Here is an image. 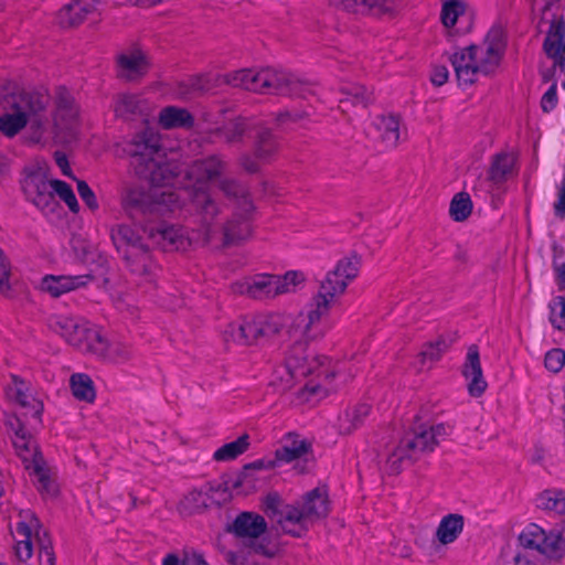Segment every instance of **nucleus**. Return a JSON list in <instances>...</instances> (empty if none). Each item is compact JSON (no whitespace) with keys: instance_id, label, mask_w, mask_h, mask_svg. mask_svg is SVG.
<instances>
[{"instance_id":"obj_64","label":"nucleus","mask_w":565,"mask_h":565,"mask_svg":"<svg viewBox=\"0 0 565 565\" xmlns=\"http://www.w3.org/2000/svg\"><path fill=\"white\" fill-rule=\"evenodd\" d=\"M286 374L284 373H278V367L274 371V374H273V380L270 381V385L275 388V391H277L278 393H284L288 390H290L291 387H285V382H286Z\"/></svg>"},{"instance_id":"obj_49","label":"nucleus","mask_w":565,"mask_h":565,"mask_svg":"<svg viewBox=\"0 0 565 565\" xmlns=\"http://www.w3.org/2000/svg\"><path fill=\"white\" fill-rule=\"evenodd\" d=\"M220 82L218 75L203 74L190 77L184 85L195 94H205L214 89Z\"/></svg>"},{"instance_id":"obj_43","label":"nucleus","mask_w":565,"mask_h":565,"mask_svg":"<svg viewBox=\"0 0 565 565\" xmlns=\"http://www.w3.org/2000/svg\"><path fill=\"white\" fill-rule=\"evenodd\" d=\"M28 124V114L25 103L22 100V106L18 111L4 114L0 117V131L12 138L20 132Z\"/></svg>"},{"instance_id":"obj_13","label":"nucleus","mask_w":565,"mask_h":565,"mask_svg":"<svg viewBox=\"0 0 565 565\" xmlns=\"http://www.w3.org/2000/svg\"><path fill=\"white\" fill-rule=\"evenodd\" d=\"M21 186L26 200L44 215L54 214L60 207V203L54 195L53 181H49L42 171L36 170L26 173Z\"/></svg>"},{"instance_id":"obj_23","label":"nucleus","mask_w":565,"mask_h":565,"mask_svg":"<svg viewBox=\"0 0 565 565\" xmlns=\"http://www.w3.org/2000/svg\"><path fill=\"white\" fill-rule=\"evenodd\" d=\"M260 330L257 317L253 316L246 317L241 321L230 323L226 327L224 334L226 340L249 345L263 340Z\"/></svg>"},{"instance_id":"obj_36","label":"nucleus","mask_w":565,"mask_h":565,"mask_svg":"<svg viewBox=\"0 0 565 565\" xmlns=\"http://www.w3.org/2000/svg\"><path fill=\"white\" fill-rule=\"evenodd\" d=\"M375 127L386 147L394 148L398 145L401 139V117L398 115L388 114L376 117Z\"/></svg>"},{"instance_id":"obj_16","label":"nucleus","mask_w":565,"mask_h":565,"mask_svg":"<svg viewBox=\"0 0 565 565\" xmlns=\"http://www.w3.org/2000/svg\"><path fill=\"white\" fill-rule=\"evenodd\" d=\"M28 114V139L33 143L44 140L47 130L46 106L47 97L39 94H25L23 96Z\"/></svg>"},{"instance_id":"obj_5","label":"nucleus","mask_w":565,"mask_h":565,"mask_svg":"<svg viewBox=\"0 0 565 565\" xmlns=\"http://www.w3.org/2000/svg\"><path fill=\"white\" fill-rule=\"evenodd\" d=\"M360 267L361 257L353 253L340 259L334 269L326 275L317 295L312 298V305L308 316V333H310L311 327L326 317L330 309L338 302L339 297L345 292L348 285L356 278ZM309 335L311 337V334Z\"/></svg>"},{"instance_id":"obj_51","label":"nucleus","mask_w":565,"mask_h":565,"mask_svg":"<svg viewBox=\"0 0 565 565\" xmlns=\"http://www.w3.org/2000/svg\"><path fill=\"white\" fill-rule=\"evenodd\" d=\"M550 322L557 330L565 328V297H553L548 303Z\"/></svg>"},{"instance_id":"obj_56","label":"nucleus","mask_w":565,"mask_h":565,"mask_svg":"<svg viewBox=\"0 0 565 565\" xmlns=\"http://www.w3.org/2000/svg\"><path fill=\"white\" fill-rule=\"evenodd\" d=\"M557 83L553 82L541 99V107L544 113H550L557 105Z\"/></svg>"},{"instance_id":"obj_19","label":"nucleus","mask_w":565,"mask_h":565,"mask_svg":"<svg viewBox=\"0 0 565 565\" xmlns=\"http://www.w3.org/2000/svg\"><path fill=\"white\" fill-rule=\"evenodd\" d=\"M12 379L14 386L10 390L11 396L23 409L19 417L23 423L32 419L35 424H40L43 413V403L30 393L28 384L24 381L20 380L18 376H13Z\"/></svg>"},{"instance_id":"obj_28","label":"nucleus","mask_w":565,"mask_h":565,"mask_svg":"<svg viewBox=\"0 0 565 565\" xmlns=\"http://www.w3.org/2000/svg\"><path fill=\"white\" fill-rule=\"evenodd\" d=\"M99 340L100 344L98 345V349L100 350L97 351L95 349V341H92L87 352L114 363H125L134 355L131 347L127 343L120 341H108L100 332Z\"/></svg>"},{"instance_id":"obj_48","label":"nucleus","mask_w":565,"mask_h":565,"mask_svg":"<svg viewBox=\"0 0 565 565\" xmlns=\"http://www.w3.org/2000/svg\"><path fill=\"white\" fill-rule=\"evenodd\" d=\"M472 211V202L468 193H457L449 206V213L454 221L462 222L468 218Z\"/></svg>"},{"instance_id":"obj_14","label":"nucleus","mask_w":565,"mask_h":565,"mask_svg":"<svg viewBox=\"0 0 565 565\" xmlns=\"http://www.w3.org/2000/svg\"><path fill=\"white\" fill-rule=\"evenodd\" d=\"M54 132L57 141L70 143L79 134L78 108L66 93H60L53 117Z\"/></svg>"},{"instance_id":"obj_52","label":"nucleus","mask_w":565,"mask_h":565,"mask_svg":"<svg viewBox=\"0 0 565 565\" xmlns=\"http://www.w3.org/2000/svg\"><path fill=\"white\" fill-rule=\"evenodd\" d=\"M53 186L55 189L54 195H58L60 199L66 203L68 209L76 213L79 206L71 185L61 180H53Z\"/></svg>"},{"instance_id":"obj_54","label":"nucleus","mask_w":565,"mask_h":565,"mask_svg":"<svg viewBox=\"0 0 565 565\" xmlns=\"http://www.w3.org/2000/svg\"><path fill=\"white\" fill-rule=\"evenodd\" d=\"M447 349L446 341L439 338L435 342L427 343L422 351V355L424 360L437 361Z\"/></svg>"},{"instance_id":"obj_7","label":"nucleus","mask_w":565,"mask_h":565,"mask_svg":"<svg viewBox=\"0 0 565 565\" xmlns=\"http://www.w3.org/2000/svg\"><path fill=\"white\" fill-rule=\"evenodd\" d=\"M303 280V274L296 270L287 271L282 276L258 274L233 282L231 290L236 295H246L253 299L262 300L292 292Z\"/></svg>"},{"instance_id":"obj_46","label":"nucleus","mask_w":565,"mask_h":565,"mask_svg":"<svg viewBox=\"0 0 565 565\" xmlns=\"http://www.w3.org/2000/svg\"><path fill=\"white\" fill-rule=\"evenodd\" d=\"M249 446L248 435H242L236 440L227 443L220 447L213 455L216 461H230L236 459L239 455L244 454Z\"/></svg>"},{"instance_id":"obj_29","label":"nucleus","mask_w":565,"mask_h":565,"mask_svg":"<svg viewBox=\"0 0 565 565\" xmlns=\"http://www.w3.org/2000/svg\"><path fill=\"white\" fill-rule=\"evenodd\" d=\"M311 450V444L296 433H288L276 449L275 458L278 462H291L306 456Z\"/></svg>"},{"instance_id":"obj_11","label":"nucleus","mask_w":565,"mask_h":565,"mask_svg":"<svg viewBox=\"0 0 565 565\" xmlns=\"http://www.w3.org/2000/svg\"><path fill=\"white\" fill-rule=\"evenodd\" d=\"M519 542L526 550L536 551L550 561L559 562L565 557V529H551L531 523L519 535Z\"/></svg>"},{"instance_id":"obj_22","label":"nucleus","mask_w":565,"mask_h":565,"mask_svg":"<svg viewBox=\"0 0 565 565\" xmlns=\"http://www.w3.org/2000/svg\"><path fill=\"white\" fill-rule=\"evenodd\" d=\"M252 214L236 210L231 220L223 226V245L230 246L247 239L252 235Z\"/></svg>"},{"instance_id":"obj_55","label":"nucleus","mask_w":565,"mask_h":565,"mask_svg":"<svg viewBox=\"0 0 565 565\" xmlns=\"http://www.w3.org/2000/svg\"><path fill=\"white\" fill-rule=\"evenodd\" d=\"M77 192L81 199L86 203V205L90 210H96L98 207V203L95 196V193L90 189V186L83 180L77 181Z\"/></svg>"},{"instance_id":"obj_31","label":"nucleus","mask_w":565,"mask_h":565,"mask_svg":"<svg viewBox=\"0 0 565 565\" xmlns=\"http://www.w3.org/2000/svg\"><path fill=\"white\" fill-rule=\"evenodd\" d=\"M218 188L227 199L237 203V210L246 213L254 211V204L250 199L249 191L246 185L238 180L224 178L220 180Z\"/></svg>"},{"instance_id":"obj_53","label":"nucleus","mask_w":565,"mask_h":565,"mask_svg":"<svg viewBox=\"0 0 565 565\" xmlns=\"http://www.w3.org/2000/svg\"><path fill=\"white\" fill-rule=\"evenodd\" d=\"M545 367L554 373L559 372L565 364V351L563 349H552L545 354Z\"/></svg>"},{"instance_id":"obj_33","label":"nucleus","mask_w":565,"mask_h":565,"mask_svg":"<svg viewBox=\"0 0 565 565\" xmlns=\"http://www.w3.org/2000/svg\"><path fill=\"white\" fill-rule=\"evenodd\" d=\"M465 518L459 513H449L441 518L435 536L441 545L454 543L462 533Z\"/></svg>"},{"instance_id":"obj_38","label":"nucleus","mask_w":565,"mask_h":565,"mask_svg":"<svg viewBox=\"0 0 565 565\" xmlns=\"http://www.w3.org/2000/svg\"><path fill=\"white\" fill-rule=\"evenodd\" d=\"M156 242L162 245L163 249L180 250L189 245L184 237L183 230L175 226H160L156 234H152Z\"/></svg>"},{"instance_id":"obj_42","label":"nucleus","mask_w":565,"mask_h":565,"mask_svg":"<svg viewBox=\"0 0 565 565\" xmlns=\"http://www.w3.org/2000/svg\"><path fill=\"white\" fill-rule=\"evenodd\" d=\"M341 93L344 95V97L340 99V107L343 110L349 104L365 108L373 102V92L367 90L366 87L359 84L345 85L341 87Z\"/></svg>"},{"instance_id":"obj_6","label":"nucleus","mask_w":565,"mask_h":565,"mask_svg":"<svg viewBox=\"0 0 565 565\" xmlns=\"http://www.w3.org/2000/svg\"><path fill=\"white\" fill-rule=\"evenodd\" d=\"M151 185L149 190L131 186L122 194V207L131 217L163 216L178 205L179 199L174 192L161 190L167 185Z\"/></svg>"},{"instance_id":"obj_1","label":"nucleus","mask_w":565,"mask_h":565,"mask_svg":"<svg viewBox=\"0 0 565 565\" xmlns=\"http://www.w3.org/2000/svg\"><path fill=\"white\" fill-rule=\"evenodd\" d=\"M264 512L285 533L294 537L305 536L310 526L328 516L330 503L327 490L315 488L301 500L285 504L276 492L264 499Z\"/></svg>"},{"instance_id":"obj_60","label":"nucleus","mask_w":565,"mask_h":565,"mask_svg":"<svg viewBox=\"0 0 565 565\" xmlns=\"http://www.w3.org/2000/svg\"><path fill=\"white\" fill-rule=\"evenodd\" d=\"M181 565H209L203 555L195 551H184Z\"/></svg>"},{"instance_id":"obj_15","label":"nucleus","mask_w":565,"mask_h":565,"mask_svg":"<svg viewBox=\"0 0 565 565\" xmlns=\"http://www.w3.org/2000/svg\"><path fill=\"white\" fill-rule=\"evenodd\" d=\"M326 361V356H316L310 353L305 354L302 347L299 344L292 348L285 363L278 366V373H284L287 376L284 384L285 387H292L296 379L313 374Z\"/></svg>"},{"instance_id":"obj_37","label":"nucleus","mask_w":565,"mask_h":565,"mask_svg":"<svg viewBox=\"0 0 565 565\" xmlns=\"http://www.w3.org/2000/svg\"><path fill=\"white\" fill-rule=\"evenodd\" d=\"M370 411L371 406L366 403L356 404L345 409L338 419L339 433L342 435L352 434L364 424Z\"/></svg>"},{"instance_id":"obj_39","label":"nucleus","mask_w":565,"mask_h":565,"mask_svg":"<svg viewBox=\"0 0 565 565\" xmlns=\"http://www.w3.org/2000/svg\"><path fill=\"white\" fill-rule=\"evenodd\" d=\"M254 128L255 126L252 124L250 120L239 117L228 121L227 124L218 128L216 134L226 143H241L243 142L246 134L252 131Z\"/></svg>"},{"instance_id":"obj_25","label":"nucleus","mask_w":565,"mask_h":565,"mask_svg":"<svg viewBox=\"0 0 565 565\" xmlns=\"http://www.w3.org/2000/svg\"><path fill=\"white\" fill-rule=\"evenodd\" d=\"M226 162L217 154L194 161L185 171L186 178L200 184L218 178L225 170Z\"/></svg>"},{"instance_id":"obj_47","label":"nucleus","mask_w":565,"mask_h":565,"mask_svg":"<svg viewBox=\"0 0 565 565\" xmlns=\"http://www.w3.org/2000/svg\"><path fill=\"white\" fill-rule=\"evenodd\" d=\"M206 493L192 490L180 502L179 510L183 515H193L203 512L207 508Z\"/></svg>"},{"instance_id":"obj_45","label":"nucleus","mask_w":565,"mask_h":565,"mask_svg":"<svg viewBox=\"0 0 565 565\" xmlns=\"http://www.w3.org/2000/svg\"><path fill=\"white\" fill-rule=\"evenodd\" d=\"M73 395L87 403L94 402L96 397L93 380L85 373H75L70 379Z\"/></svg>"},{"instance_id":"obj_58","label":"nucleus","mask_w":565,"mask_h":565,"mask_svg":"<svg viewBox=\"0 0 565 565\" xmlns=\"http://www.w3.org/2000/svg\"><path fill=\"white\" fill-rule=\"evenodd\" d=\"M259 162L262 161L254 153H243L238 158L239 166L248 173H257L260 169Z\"/></svg>"},{"instance_id":"obj_17","label":"nucleus","mask_w":565,"mask_h":565,"mask_svg":"<svg viewBox=\"0 0 565 565\" xmlns=\"http://www.w3.org/2000/svg\"><path fill=\"white\" fill-rule=\"evenodd\" d=\"M105 6L104 0H73L60 10L58 23L63 28L78 25L89 15L99 14Z\"/></svg>"},{"instance_id":"obj_62","label":"nucleus","mask_w":565,"mask_h":565,"mask_svg":"<svg viewBox=\"0 0 565 565\" xmlns=\"http://www.w3.org/2000/svg\"><path fill=\"white\" fill-rule=\"evenodd\" d=\"M554 213L557 217L565 216V178L562 180V186L558 192V200L554 203Z\"/></svg>"},{"instance_id":"obj_10","label":"nucleus","mask_w":565,"mask_h":565,"mask_svg":"<svg viewBox=\"0 0 565 565\" xmlns=\"http://www.w3.org/2000/svg\"><path fill=\"white\" fill-rule=\"evenodd\" d=\"M14 433L12 443L17 456L21 459L26 470H32L38 478L39 489L51 492L52 482L44 470V460L39 445L32 434L25 428V423L20 417L10 422Z\"/></svg>"},{"instance_id":"obj_35","label":"nucleus","mask_w":565,"mask_h":565,"mask_svg":"<svg viewBox=\"0 0 565 565\" xmlns=\"http://www.w3.org/2000/svg\"><path fill=\"white\" fill-rule=\"evenodd\" d=\"M159 124L164 129H190L194 125V117L185 108L167 106L159 114Z\"/></svg>"},{"instance_id":"obj_3","label":"nucleus","mask_w":565,"mask_h":565,"mask_svg":"<svg viewBox=\"0 0 565 565\" xmlns=\"http://www.w3.org/2000/svg\"><path fill=\"white\" fill-rule=\"evenodd\" d=\"M502 32L492 29L481 45H470L455 52L450 62L460 85H471L479 74L489 75L498 67L503 52Z\"/></svg>"},{"instance_id":"obj_30","label":"nucleus","mask_w":565,"mask_h":565,"mask_svg":"<svg viewBox=\"0 0 565 565\" xmlns=\"http://www.w3.org/2000/svg\"><path fill=\"white\" fill-rule=\"evenodd\" d=\"M266 531V520L254 512H242L233 522V532L238 537L258 540Z\"/></svg>"},{"instance_id":"obj_57","label":"nucleus","mask_w":565,"mask_h":565,"mask_svg":"<svg viewBox=\"0 0 565 565\" xmlns=\"http://www.w3.org/2000/svg\"><path fill=\"white\" fill-rule=\"evenodd\" d=\"M10 273L11 267L10 263L3 254V250L0 248V291L4 292L10 290Z\"/></svg>"},{"instance_id":"obj_63","label":"nucleus","mask_w":565,"mask_h":565,"mask_svg":"<svg viewBox=\"0 0 565 565\" xmlns=\"http://www.w3.org/2000/svg\"><path fill=\"white\" fill-rule=\"evenodd\" d=\"M501 565H536L532 559L521 552L515 553L510 559L503 558Z\"/></svg>"},{"instance_id":"obj_20","label":"nucleus","mask_w":565,"mask_h":565,"mask_svg":"<svg viewBox=\"0 0 565 565\" xmlns=\"http://www.w3.org/2000/svg\"><path fill=\"white\" fill-rule=\"evenodd\" d=\"M21 520L17 523L15 554L21 562H26L33 554L32 534L33 527L40 526V521L31 511H21Z\"/></svg>"},{"instance_id":"obj_9","label":"nucleus","mask_w":565,"mask_h":565,"mask_svg":"<svg viewBox=\"0 0 565 565\" xmlns=\"http://www.w3.org/2000/svg\"><path fill=\"white\" fill-rule=\"evenodd\" d=\"M110 237L117 253L132 274L149 275L153 263L148 245L137 230L119 224L111 228Z\"/></svg>"},{"instance_id":"obj_18","label":"nucleus","mask_w":565,"mask_h":565,"mask_svg":"<svg viewBox=\"0 0 565 565\" xmlns=\"http://www.w3.org/2000/svg\"><path fill=\"white\" fill-rule=\"evenodd\" d=\"M191 201L196 211L201 214L205 241L210 243L213 241L214 234L216 233L213 221L220 213V207L203 185L193 189Z\"/></svg>"},{"instance_id":"obj_4","label":"nucleus","mask_w":565,"mask_h":565,"mask_svg":"<svg viewBox=\"0 0 565 565\" xmlns=\"http://www.w3.org/2000/svg\"><path fill=\"white\" fill-rule=\"evenodd\" d=\"M223 81L233 87L244 88L258 94H277L306 98L311 93L309 85L295 75L270 67L259 71L243 68L223 76Z\"/></svg>"},{"instance_id":"obj_50","label":"nucleus","mask_w":565,"mask_h":565,"mask_svg":"<svg viewBox=\"0 0 565 565\" xmlns=\"http://www.w3.org/2000/svg\"><path fill=\"white\" fill-rule=\"evenodd\" d=\"M465 12V4L461 0H444L441 9V21L446 28L456 24L459 15Z\"/></svg>"},{"instance_id":"obj_32","label":"nucleus","mask_w":565,"mask_h":565,"mask_svg":"<svg viewBox=\"0 0 565 565\" xmlns=\"http://www.w3.org/2000/svg\"><path fill=\"white\" fill-rule=\"evenodd\" d=\"M114 111L124 120H134L146 115V103L137 95L119 94L114 100Z\"/></svg>"},{"instance_id":"obj_21","label":"nucleus","mask_w":565,"mask_h":565,"mask_svg":"<svg viewBox=\"0 0 565 565\" xmlns=\"http://www.w3.org/2000/svg\"><path fill=\"white\" fill-rule=\"evenodd\" d=\"M462 375L468 381L467 387L471 396L479 397L484 393L487 382L482 374L479 350L475 344L468 348L462 365Z\"/></svg>"},{"instance_id":"obj_59","label":"nucleus","mask_w":565,"mask_h":565,"mask_svg":"<svg viewBox=\"0 0 565 565\" xmlns=\"http://www.w3.org/2000/svg\"><path fill=\"white\" fill-rule=\"evenodd\" d=\"M449 77V72L444 65L434 66L430 75V81L435 86L444 85Z\"/></svg>"},{"instance_id":"obj_27","label":"nucleus","mask_w":565,"mask_h":565,"mask_svg":"<svg viewBox=\"0 0 565 565\" xmlns=\"http://www.w3.org/2000/svg\"><path fill=\"white\" fill-rule=\"evenodd\" d=\"M92 275H77V276H53L47 275L42 278L41 289L49 292L53 297L72 291L78 287L86 286L92 281Z\"/></svg>"},{"instance_id":"obj_2","label":"nucleus","mask_w":565,"mask_h":565,"mask_svg":"<svg viewBox=\"0 0 565 565\" xmlns=\"http://www.w3.org/2000/svg\"><path fill=\"white\" fill-rule=\"evenodd\" d=\"M124 150L135 173L150 184L174 185L182 172L178 163L162 161L160 136L150 127L136 132L125 143Z\"/></svg>"},{"instance_id":"obj_24","label":"nucleus","mask_w":565,"mask_h":565,"mask_svg":"<svg viewBox=\"0 0 565 565\" xmlns=\"http://www.w3.org/2000/svg\"><path fill=\"white\" fill-rule=\"evenodd\" d=\"M334 6L342 8L345 11L383 15L393 13L398 3L396 0H330Z\"/></svg>"},{"instance_id":"obj_34","label":"nucleus","mask_w":565,"mask_h":565,"mask_svg":"<svg viewBox=\"0 0 565 565\" xmlns=\"http://www.w3.org/2000/svg\"><path fill=\"white\" fill-rule=\"evenodd\" d=\"M535 502L540 510L565 518V489H545L536 495Z\"/></svg>"},{"instance_id":"obj_8","label":"nucleus","mask_w":565,"mask_h":565,"mask_svg":"<svg viewBox=\"0 0 565 565\" xmlns=\"http://www.w3.org/2000/svg\"><path fill=\"white\" fill-rule=\"evenodd\" d=\"M444 435H446V427L443 424L419 427L418 430L406 433L387 458L392 472L398 473L403 465H411L423 454L433 451L438 445V437Z\"/></svg>"},{"instance_id":"obj_12","label":"nucleus","mask_w":565,"mask_h":565,"mask_svg":"<svg viewBox=\"0 0 565 565\" xmlns=\"http://www.w3.org/2000/svg\"><path fill=\"white\" fill-rule=\"evenodd\" d=\"M49 327L79 351L87 352L92 341H95V349L99 350V331L79 318L52 315Z\"/></svg>"},{"instance_id":"obj_26","label":"nucleus","mask_w":565,"mask_h":565,"mask_svg":"<svg viewBox=\"0 0 565 565\" xmlns=\"http://www.w3.org/2000/svg\"><path fill=\"white\" fill-rule=\"evenodd\" d=\"M254 129V154L263 163H269L277 157L280 143L269 128L265 126H255Z\"/></svg>"},{"instance_id":"obj_44","label":"nucleus","mask_w":565,"mask_h":565,"mask_svg":"<svg viewBox=\"0 0 565 565\" xmlns=\"http://www.w3.org/2000/svg\"><path fill=\"white\" fill-rule=\"evenodd\" d=\"M262 338L269 339L278 334L289 322V317L282 313H259L256 315Z\"/></svg>"},{"instance_id":"obj_41","label":"nucleus","mask_w":565,"mask_h":565,"mask_svg":"<svg viewBox=\"0 0 565 565\" xmlns=\"http://www.w3.org/2000/svg\"><path fill=\"white\" fill-rule=\"evenodd\" d=\"M515 164V157L509 152H501L493 157L490 169L489 179L495 183H503L512 173Z\"/></svg>"},{"instance_id":"obj_40","label":"nucleus","mask_w":565,"mask_h":565,"mask_svg":"<svg viewBox=\"0 0 565 565\" xmlns=\"http://www.w3.org/2000/svg\"><path fill=\"white\" fill-rule=\"evenodd\" d=\"M118 65L121 71V75L128 79H135L142 76L148 70L146 56L140 51L121 54L118 57Z\"/></svg>"},{"instance_id":"obj_61","label":"nucleus","mask_w":565,"mask_h":565,"mask_svg":"<svg viewBox=\"0 0 565 565\" xmlns=\"http://www.w3.org/2000/svg\"><path fill=\"white\" fill-rule=\"evenodd\" d=\"M33 532H35V540L39 546V551L45 547H52V541L47 532L44 529H42L41 524L39 527H33Z\"/></svg>"}]
</instances>
